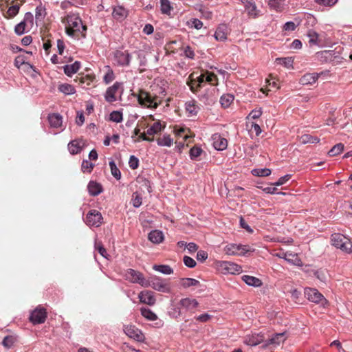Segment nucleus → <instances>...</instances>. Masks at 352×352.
I'll use <instances>...</instances> for the list:
<instances>
[{"label": "nucleus", "instance_id": "obj_29", "mask_svg": "<svg viewBox=\"0 0 352 352\" xmlns=\"http://www.w3.org/2000/svg\"><path fill=\"white\" fill-rule=\"evenodd\" d=\"M119 87L118 84H115L107 89L105 96L107 101L111 102L116 100Z\"/></svg>", "mask_w": 352, "mask_h": 352}, {"label": "nucleus", "instance_id": "obj_15", "mask_svg": "<svg viewBox=\"0 0 352 352\" xmlns=\"http://www.w3.org/2000/svg\"><path fill=\"white\" fill-rule=\"evenodd\" d=\"M86 223L89 226L98 227L102 222V217L96 210H91L86 217Z\"/></svg>", "mask_w": 352, "mask_h": 352}, {"label": "nucleus", "instance_id": "obj_19", "mask_svg": "<svg viewBox=\"0 0 352 352\" xmlns=\"http://www.w3.org/2000/svg\"><path fill=\"white\" fill-rule=\"evenodd\" d=\"M286 338L287 336L285 333L275 334L268 340L267 345L272 346L273 349H276L285 342Z\"/></svg>", "mask_w": 352, "mask_h": 352}, {"label": "nucleus", "instance_id": "obj_47", "mask_svg": "<svg viewBox=\"0 0 352 352\" xmlns=\"http://www.w3.org/2000/svg\"><path fill=\"white\" fill-rule=\"evenodd\" d=\"M58 90L65 94H73L75 93L74 87L69 84H60Z\"/></svg>", "mask_w": 352, "mask_h": 352}, {"label": "nucleus", "instance_id": "obj_37", "mask_svg": "<svg viewBox=\"0 0 352 352\" xmlns=\"http://www.w3.org/2000/svg\"><path fill=\"white\" fill-rule=\"evenodd\" d=\"M278 82V78L272 74H270L269 76L265 79V83L267 85V86L276 89H280V85Z\"/></svg>", "mask_w": 352, "mask_h": 352}, {"label": "nucleus", "instance_id": "obj_61", "mask_svg": "<svg viewBox=\"0 0 352 352\" xmlns=\"http://www.w3.org/2000/svg\"><path fill=\"white\" fill-rule=\"evenodd\" d=\"M110 120L113 122H120L122 120V115L119 111H113L110 114Z\"/></svg>", "mask_w": 352, "mask_h": 352}, {"label": "nucleus", "instance_id": "obj_2", "mask_svg": "<svg viewBox=\"0 0 352 352\" xmlns=\"http://www.w3.org/2000/svg\"><path fill=\"white\" fill-rule=\"evenodd\" d=\"M62 22L65 25L66 33L69 36L77 38L85 36L87 27L82 24V20L78 14H67L63 18Z\"/></svg>", "mask_w": 352, "mask_h": 352}, {"label": "nucleus", "instance_id": "obj_3", "mask_svg": "<svg viewBox=\"0 0 352 352\" xmlns=\"http://www.w3.org/2000/svg\"><path fill=\"white\" fill-rule=\"evenodd\" d=\"M166 95V92L165 89H161L158 94H151L146 91L140 90L138 94V100L140 104L143 107L155 109L162 103Z\"/></svg>", "mask_w": 352, "mask_h": 352}, {"label": "nucleus", "instance_id": "obj_58", "mask_svg": "<svg viewBox=\"0 0 352 352\" xmlns=\"http://www.w3.org/2000/svg\"><path fill=\"white\" fill-rule=\"evenodd\" d=\"M287 292L290 293L292 299L297 302L300 296V292L296 288L292 287Z\"/></svg>", "mask_w": 352, "mask_h": 352}, {"label": "nucleus", "instance_id": "obj_40", "mask_svg": "<svg viewBox=\"0 0 352 352\" xmlns=\"http://www.w3.org/2000/svg\"><path fill=\"white\" fill-rule=\"evenodd\" d=\"M285 0H270L269 6L272 9L280 12L285 9Z\"/></svg>", "mask_w": 352, "mask_h": 352}, {"label": "nucleus", "instance_id": "obj_8", "mask_svg": "<svg viewBox=\"0 0 352 352\" xmlns=\"http://www.w3.org/2000/svg\"><path fill=\"white\" fill-rule=\"evenodd\" d=\"M149 285L153 289L162 293H170L172 291L170 282L157 276L151 278L148 281Z\"/></svg>", "mask_w": 352, "mask_h": 352}, {"label": "nucleus", "instance_id": "obj_17", "mask_svg": "<svg viewBox=\"0 0 352 352\" xmlns=\"http://www.w3.org/2000/svg\"><path fill=\"white\" fill-rule=\"evenodd\" d=\"M46 318V312L45 309L41 308H36L32 311L30 316V321L33 324L43 323Z\"/></svg>", "mask_w": 352, "mask_h": 352}, {"label": "nucleus", "instance_id": "obj_59", "mask_svg": "<svg viewBox=\"0 0 352 352\" xmlns=\"http://www.w3.org/2000/svg\"><path fill=\"white\" fill-rule=\"evenodd\" d=\"M131 202L134 207H139L142 204V197L138 193H134Z\"/></svg>", "mask_w": 352, "mask_h": 352}, {"label": "nucleus", "instance_id": "obj_12", "mask_svg": "<svg viewBox=\"0 0 352 352\" xmlns=\"http://www.w3.org/2000/svg\"><path fill=\"white\" fill-rule=\"evenodd\" d=\"M305 296L309 300L315 303L321 304L324 307L328 304V301L316 289L306 288L305 289Z\"/></svg>", "mask_w": 352, "mask_h": 352}, {"label": "nucleus", "instance_id": "obj_55", "mask_svg": "<svg viewBox=\"0 0 352 352\" xmlns=\"http://www.w3.org/2000/svg\"><path fill=\"white\" fill-rule=\"evenodd\" d=\"M296 28L294 22H287L283 27V31L285 34H288L295 30Z\"/></svg>", "mask_w": 352, "mask_h": 352}, {"label": "nucleus", "instance_id": "obj_36", "mask_svg": "<svg viewBox=\"0 0 352 352\" xmlns=\"http://www.w3.org/2000/svg\"><path fill=\"white\" fill-rule=\"evenodd\" d=\"M115 58L118 64L124 65L129 62V54L126 52H117Z\"/></svg>", "mask_w": 352, "mask_h": 352}, {"label": "nucleus", "instance_id": "obj_24", "mask_svg": "<svg viewBox=\"0 0 352 352\" xmlns=\"http://www.w3.org/2000/svg\"><path fill=\"white\" fill-rule=\"evenodd\" d=\"M241 2L249 16L255 17L258 14V10L252 0H241Z\"/></svg>", "mask_w": 352, "mask_h": 352}, {"label": "nucleus", "instance_id": "obj_42", "mask_svg": "<svg viewBox=\"0 0 352 352\" xmlns=\"http://www.w3.org/2000/svg\"><path fill=\"white\" fill-rule=\"evenodd\" d=\"M89 192L92 195H97L102 191L101 186L95 182H90L88 185Z\"/></svg>", "mask_w": 352, "mask_h": 352}, {"label": "nucleus", "instance_id": "obj_13", "mask_svg": "<svg viewBox=\"0 0 352 352\" xmlns=\"http://www.w3.org/2000/svg\"><path fill=\"white\" fill-rule=\"evenodd\" d=\"M124 332L129 338L138 341H141L144 338V335L141 330L131 322L126 323L124 325Z\"/></svg>", "mask_w": 352, "mask_h": 352}, {"label": "nucleus", "instance_id": "obj_1", "mask_svg": "<svg viewBox=\"0 0 352 352\" xmlns=\"http://www.w3.org/2000/svg\"><path fill=\"white\" fill-rule=\"evenodd\" d=\"M164 127L165 123L155 119L153 116L142 118L138 122L133 138L135 141H138L140 139L153 141L155 136L162 131Z\"/></svg>", "mask_w": 352, "mask_h": 352}, {"label": "nucleus", "instance_id": "obj_33", "mask_svg": "<svg viewBox=\"0 0 352 352\" xmlns=\"http://www.w3.org/2000/svg\"><path fill=\"white\" fill-rule=\"evenodd\" d=\"M284 258L295 265L300 266L302 265V261L296 254L289 252H285V254H284Z\"/></svg>", "mask_w": 352, "mask_h": 352}, {"label": "nucleus", "instance_id": "obj_38", "mask_svg": "<svg viewBox=\"0 0 352 352\" xmlns=\"http://www.w3.org/2000/svg\"><path fill=\"white\" fill-rule=\"evenodd\" d=\"M180 285L185 288L190 287H197L199 286V282L193 278H185L180 280Z\"/></svg>", "mask_w": 352, "mask_h": 352}, {"label": "nucleus", "instance_id": "obj_32", "mask_svg": "<svg viewBox=\"0 0 352 352\" xmlns=\"http://www.w3.org/2000/svg\"><path fill=\"white\" fill-rule=\"evenodd\" d=\"M48 120L52 127L58 129L61 126L62 118L59 115L56 113L51 114L49 116Z\"/></svg>", "mask_w": 352, "mask_h": 352}, {"label": "nucleus", "instance_id": "obj_63", "mask_svg": "<svg viewBox=\"0 0 352 352\" xmlns=\"http://www.w3.org/2000/svg\"><path fill=\"white\" fill-rule=\"evenodd\" d=\"M184 263L187 267H194L196 265L195 261L193 258L187 256H185L184 257Z\"/></svg>", "mask_w": 352, "mask_h": 352}, {"label": "nucleus", "instance_id": "obj_22", "mask_svg": "<svg viewBox=\"0 0 352 352\" xmlns=\"http://www.w3.org/2000/svg\"><path fill=\"white\" fill-rule=\"evenodd\" d=\"M199 110V107L195 100H189L185 104V112L188 117L195 116Z\"/></svg>", "mask_w": 352, "mask_h": 352}, {"label": "nucleus", "instance_id": "obj_56", "mask_svg": "<svg viewBox=\"0 0 352 352\" xmlns=\"http://www.w3.org/2000/svg\"><path fill=\"white\" fill-rule=\"evenodd\" d=\"M195 318L198 322H206L212 318V316L209 314L205 313L195 316Z\"/></svg>", "mask_w": 352, "mask_h": 352}, {"label": "nucleus", "instance_id": "obj_35", "mask_svg": "<svg viewBox=\"0 0 352 352\" xmlns=\"http://www.w3.org/2000/svg\"><path fill=\"white\" fill-rule=\"evenodd\" d=\"M45 16V8L42 6H38L36 10V23L37 25L43 23Z\"/></svg>", "mask_w": 352, "mask_h": 352}, {"label": "nucleus", "instance_id": "obj_49", "mask_svg": "<svg viewBox=\"0 0 352 352\" xmlns=\"http://www.w3.org/2000/svg\"><path fill=\"white\" fill-rule=\"evenodd\" d=\"M153 270L160 272L164 274H170L173 273V270L168 265H155L153 267Z\"/></svg>", "mask_w": 352, "mask_h": 352}, {"label": "nucleus", "instance_id": "obj_5", "mask_svg": "<svg viewBox=\"0 0 352 352\" xmlns=\"http://www.w3.org/2000/svg\"><path fill=\"white\" fill-rule=\"evenodd\" d=\"M24 0H0V10L6 19H13L19 12Z\"/></svg>", "mask_w": 352, "mask_h": 352}, {"label": "nucleus", "instance_id": "obj_39", "mask_svg": "<svg viewBox=\"0 0 352 352\" xmlns=\"http://www.w3.org/2000/svg\"><path fill=\"white\" fill-rule=\"evenodd\" d=\"M275 63L278 65H283L287 69L293 68L294 59L291 57L288 58H278L276 59Z\"/></svg>", "mask_w": 352, "mask_h": 352}, {"label": "nucleus", "instance_id": "obj_4", "mask_svg": "<svg viewBox=\"0 0 352 352\" xmlns=\"http://www.w3.org/2000/svg\"><path fill=\"white\" fill-rule=\"evenodd\" d=\"M207 82L212 85H216L217 83V76L208 72H205L199 75L197 73H192L189 76L188 84L192 91H197L199 87Z\"/></svg>", "mask_w": 352, "mask_h": 352}, {"label": "nucleus", "instance_id": "obj_31", "mask_svg": "<svg viewBox=\"0 0 352 352\" xmlns=\"http://www.w3.org/2000/svg\"><path fill=\"white\" fill-rule=\"evenodd\" d=\"M80 67V63L75 61L74 63L67 64L64 67V72L66 75L71 76L72 74L76 73Z\"/></svg>", "mask_w": 352, "mask_h": 352}, {"label": "nucleus", "instance_id": "obj_11", "mask_svg": "<svg viewBox=\"0 0 352 352\" xmlns=\"http://www.w3.org/2000/svg\"><path fill=\"white\" fill-rule=\"evenodd\" d=\"M33 27V15L28 12L25 14L23 20L16 25L14 31L17 34H22L30 31Z\"/></svg>", "mask_w": 352, "mask_h": 352}, {"label": "nucleus", "instance_id": "obj_44", "mask_svg": "<svg viewBox=\"0 0 352 352\" xmlns=\"http://www.w3.org/2000/svg\"><path fill=\"white\" fill-rule=\"evenodd\" d=\"M203 153V149L197 145L192 146L189 151L191 160H197Z\"/></svg>", "mask_w": 352, "mask_h": 352}, {"label": "nucleus", "instance_id": "obj_20", "mask_svg": "<svg viewBox=\"0 0 352 352\" xmlns=\"http://www.w3.org/2000/svg\"><path fill=\"white\" fill-rule=\"evenodd\" d=\"M229 32L228 27L225 24H221L217 27L214 32V38L218 41H224L226 40Z\"/></svg>", "mask_w": 352, "mask_h": 352}, {"label": "nucleus", "instance_id": "obj_64", "mask_svg": "<svg viewBox=\"0 0 352 352\" xmlns=\"http://www.w3.org/2000/svg\"><path fill=\"white\" fill-rule=\"evenodd\" d=\"M261 109L260 108L256 109L250 112V113L248 116V118L257 119L261 116Z\"/></svg>", "mask_w": 352, "mask_h": 352}, {"label": "nucleus", "instance_id": "obj_16", "mask_svg": "<svg viewBox=\"0 0 352 352\" xmlns=\"http://www.w3.org/2000/svg\"><path fill=\"white\" fill-rule=\"evenodd\" d=\"M199 305L198 302L191 298H182L178 302L179 309H185L187 311H192Z\"/></svg>", "mask_w": 352, "mask_h": 352}, {"label": "nucleus", "instance_id": "obj_7", "mask_svg": "<svg viewBox=\"0 0 352 352\" xmlns=\"http://www.w3.org/2000/svg\"><path fill=\"white\" fill-rule=\"evenodd\" d=\"M213 267L223 274H239L242 272V267L234 263L223 261H214Z\"/></svg>", "mask_w": 352, "mask_h": 352}, {"label": "nucleus", "instance_id": "obj_9", "mask_svg": "<svg viewBox=\"0 0 352 352\" xmlns=\"http://www.w3.org/2000/svg\"><path fill=\"white\" fill-rule=\"evenodd\" d=\"M331 243L335 247L346 252H352V243L342 234L336 233L331 236Z\"/></svg>", "mask_w": 352, "mask_h": 352}, {"label": "nucleus", "instance_id": "obj_50", "mask_svg": "<svg viewBox=\"0 0 352 352\" xmlns=\"http://www.w3.org/2000/svg\"><path fill=\"white\" fill-rule=\"evenodd\" d=\"M300 141L303 144H313L318 142L319 141V139L318 138L312 137L308 134H305L300 138Z\"/></svg>", "mask_w": 352, "mask_h": 352}, {"label": "nucleus", "instance_id": "obj_34", "mask_svg": "<svg viewBox=\"0 0 352 352\" xmlns=\"http://www.w3.org/2000/svg\"><path fill=\"white\" fill-rule=\"evenodd\" d=\"M243 280L249 285L254 287H260L262 285V281L254 276L245 275L242 276Z\"/></svg>", "mask_w": 352, "mask_h": 352}, {"label": "nucleus", "instance_id": "obj_43", "mask_svg": "<svg viewBox=\"0 0 352 352\" xmlns=\"http://www.w3.org/2000/svg\"><path fill=\"white\" fill-rule=\"evenodd\" d=\"M161 11L163 14L170 15L173 10L169 0H160Z\"/></svg>", "mask_w": 352, "mask_h": 352}, {"label": "nucleus", "instance_id": "obj_45", "mask_svg": "<svg viewBox=\"0 0 352 352\" xmlns=\"http://www.w3.org/2000/svg\"><path fill=\"white\" fill-rule=\"evenodd\" d=\"M140 311L142 316L148 320L155 321L157 319V316L149 309L142 308Z\"/></svg>", "mask_w": 352, "mask_h": 352}, {"label": "nucleus", "instance_id": "obj_18", "mask_svg": "<svg viewBox=\"0 0 352 352\" xmlns=\"http://www.w3.org/2000/svg\"><path fill=\"white\" fill-rule=\"evenodd\" d=\"M86 145V142L82 139L74 140L68 144V150L72 155L80 153Z\"/></svg>", "mask_w": 352, "mask_h": 352}, {"label": "nucleus", "instance_id": "obj_52", "mask_svg": "<svg viewBox=\"0 0 352 352\" xmlns=\"http://www.w3.org/2000/svg\"><path fill=\"white\" fill-rule=\"evenodd\" d=\"M109 166H110V169H111V175L116 179H120V177H121V173H120V170L118 168V167L116 166L115 162H109Z\"/></svg>", "mask_w": 352, "mask_h": 352}, {"label": "nucleus", "instance_id": "obj_57", "mask_svg": "<svg viewBox=\"0 0 352 352\" xmlns=\"http://www.w3.org/2000/svg\"><path fill=\"white\" fill-rule=\"evenodd\" d=\"M308 36L309 38V42L311 44H317L318 43V34L316 32L309 31L308 33Z\"/></svg>", "mask_w": 352, "mask_h": 352}, {"label": "nucleus", "instance_id": "obj_41", "mask_svg": "<svg viewBox=\"0 0 352 352\" xmlns=\"http://www.w3.org/2000/svg\"><path fill=\"white\" fill-rule=\"evenodd\" d=\"M251 173L254 176L265 177H267V176L270 175L272 173V170L270 169L266 168H258L252 169L251 171Z\"/></svg>", "mask_w": 352, "mask_h": 352}, {"label": "nucleus", "instance_id": "obj_62", "mask_svg": "<svg viewBox=\"0 0 352 352\" xmlns=\"http://www.w3.org/2000/svg\"><path fill=\"white\" fill-rule=\"evenodd\" d=\"M291 177V175H286L283 177H281L280 178L278 179V180L276 182L272 184V185L276 186H282L285 184L287 181H289Z\"/></svg>", "mask_w": 352, "mask_h": 352}, {"label": "nucleus", "instance_id": "obj_53", "mask_svg": "<svg viewBox=\"0 0 352 352\" xmlns=\"http://www.w3.org/2000/svg\"><path fill=\"white\" fill-rule=\"evenodd\" d=\"M187 25L189 28H194L197 30H199L203 26V23L197 19H190L187 21Z\"/></svg>", "mask_w": 352, "mask_h": 352}, {"label": "nucleus", "instance_id": "obj_6", "mask_svg": "<svg viewBox=\"0 0 352 352\" xmlns=\"http://www.w3.org/2000/svg\"><path fill=\"white\" fill-rule=\"evenodd\" d=\"M173 131L176 137L175 144L179 151L184 148L185 144L188 146L195 135L188 128L185 126H177L174 128Z\"/></svg>", "mask_w": 352, "mask_h": 352}, {"label": "nucleus", "instance_id": "obj_28", "mask_svg": "<svg viewBox=\"0 0 352 352\" xmlns=\"http://www.w3.org/2000/svg\"><path fill=\"white\" fill-rule=\"evenodd\" d=\"M148 239L153 243L159 244L164 241V236L162 231L155 230L148 234Z\"/></svg>", "mask_w": 352, "mask_h": 352}, {"label": "nucleus", "instance_id": "obj_25", "mask_svg": "<svg viewBox=\"0 0 352 352\" xmlns=\"http://www.w3.org/2000/svg\"><path fill=\"white\" fill-rule=\"evenodd\" d=\"M264 340V337L261 334H252L247 336L245 338L244 343L250 346H256Z\"/></svg>", "mask_w": 352, "mask_h": 352}, {"label": "nucleus", "instance_id": "obj_27", "mask_svg": "<svg viewBox=\"0 0 352 352\" xmlns=\"http://www.w3.org/2000/svg\"><path fill=\"white\" fill-rule=\"evenodd\" d=\"M318 76L319 75L318 74H306L300 79V83L303 85H314Z\"/></svg>", "mask_w": 352, "mask_h": 352}, {"label": "nucleus", "instance_id": "obj_54", "mask_svg": "<svg viewBox=\"0 0 352 352\" xmlns=\"http://www.w3.org/2000/svg\"><path fill=\"white\" fill-rule=\"evenodd\" d=\"M94 167V164L85 160L82 161L81 170L83 173H90Z\"/></svg>", "mask_w": 352, "mask_h": 352}, {"label": "nucleus", "instance_id": "obj_26", "mask_svg": "<svg viewBox=\"0 0 352 352\" xmlns=\"http://www.w3.org/2000/svg\"><path fill=\"white\" fill-rule=\"evenodd\" d=\"M76 82H79V84L85 86H89L93 83L95 80V76L92 74H79L76 79L75 80Z\"/></svg>", "mask_w": 352, "mask_h": 352}, {"label": "nucleus", "instance_id": "obj_46", "mask_svg": "<svg viewBox=\"0 0 352 352\" xmlns=\"http://www.w3.org/2000/svg\"><path fill=\"white\" fill-rule=\"evenodd\" d=\"M157 140L158 144L161 146H170L173 143V140L169 135H164L163 137L159 138Z\"/></svg>", "mask_w": 352, "mask_h": 352}, {"label": "nucleus", "instance_id": "obj_10", "mask_svg": "<svg viewBox=\"0 0 352 352\" xmlns=\"http://www.w3.org/2000/svg\"><path fill=\"white\" fill-rule=\"evenodd\" d=\"M224 251L228 255L244 256L253 250L249 245L230 243L225 247Z\"/></svg>", "mask_w": 352, "mask_h": 352}, {"label": "nucleus", "instance_id": "obj_48", "mask_svg": "<svg viewBox=\"0 0 352 352\" xmlns=\"http://www.w3.org/2000/svg\"><path fill=\"white\" fill-rule=\"evenodd\" d=\"M234 100V96L230 94H226L221 96L220 102L223 107L227 108L230 107Z\"/></svg>", "mask_w": 352, "mask_h": 352}, {"label": "nucleus", "instance_id": "obj_23", "mask_svg": "<svg viewBox=\"0 0 352 352\" xmlns=\"http://www.w3.org/2000/svg\"><path fill=\"white\" fill-rule=\"evenodd\" d=\"M138 297L140 302L148 305H153L155 302V298L153 293L150 291H144L140 292Z\"/></svg>", "mask_w": 352, "mask_h": 352}, {"label": "nucleus", "instance_id": "obj_60", "mask_svg": "<svg viewBox=\"0 0 352 352\" xmlns=\"http://www.w3.org/2000/svg\"><path fill=\"white\" fill-rule=\"evenodd\" d=\"M15 338L12 336H7L3 340V345L6 348H10L14 344Z\"/></svg>", "mask_w": 352, "mask_h": 352}, {"label": "nucleus", "instance_id": "obj_14", "mask_svg": "<svg viewBox=\"0 0 352 352\" xmlns=\"http://www.w3.org/2000/svg\"><path fill=\"white\" fill-rule=\"evenodd\" d=\"M125 276L127 280L133 283H138L144 287H148V280H146L142 274L138 272L130 269L127 270Z\"/></svg>", "mask_w": 352, "mask_h": 352}, {"label": "nucleus", "instance_id": "obj_51", "mask_svg": "<svg viewBox=\"0 0 352 352\" xmlns=\"http://www.w3.org/2000/svg\"><path fill=\"white\" fill-rule=\"evenodd\" d=\"M343 150H344V145L341 143H339V144H336V146H334L329 151V156L333 157V156H336V155L340 154V153H342Z\"/></svg>", "mask_w": 352, "mask_h": 352}, {"label": "nucleus", "instance_id": "obj_21", "mask_svg": "<svg viewBox=\"0 0 352 352\" xmlns=\"http://www.w3.org/2000/svg\"><path fill=\"white\" fill-rule=\"evenodd\" d=\"M213 146L218 151H223L228 146V140L219 134L212 136Z\"/></svg>", "mask_w": 352, "mask_h": 352}, {"label": "nucleus", "instance_id": "obj_30", "mask_svg": "<svg viewBox=\"0 0 352 352\" xmlns=\"http://www.w3.org/2000/svg\"><path fill=\"white\" fill-rule=\"evenodd\" d=\"M112 15L115 19L122 21L128 15V12L122 6H116L113 8Z\"/></svg>", "mask_w": 352, "mask_h": 352}]
</instances>
